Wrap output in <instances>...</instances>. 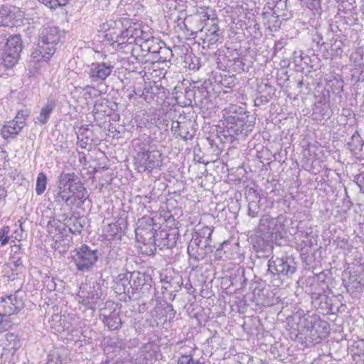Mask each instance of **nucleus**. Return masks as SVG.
Masks as SVG:
<instances>
[{
  "label": "nucleus",
  "mask_w": 364,
  "mask_h": 364,
  "mask_svg": "<svg viewBox=\"0 0 364 364\" xmlns=\"http://www.w3.org/2000/svg\"><path fill=\"white\" fill-rule=\"evenodd\" d=\"M237 107L232 105L228 109H225L224 117L227 122L228 132L230 135H247L252 131L254 122L247 121V115L242 112H237Z\"/></svg>",
  "instance_id": "4"
},
{
  "label": "nucleus",
  "mask_w": 364,
  "mask_h": 364,
  "mask_svg": "<svg viewBox=\"0 0 364 364\" xmlns=\"http://www.w3.org/2000/svg\"><path fill=\"white\" fill-rule=\"evenodd\" d=\"M164 310H165V311H166V313H168V312H171V315H173V316L174 315L173 309V307H172V306H171V305H168V306L164 309Z\"/></svg>",
  "instance_id": "53"
},
{
  "label": "nucleus",
  "mask_w": 364,
  "mask_h": 364,
  "mask_svg": "<svg viewBox=\"0 0 364 364\" xmlns=\"http://www.w3.org/2000/svg\"><path fill=\"white\" fill-rule=\"evenodd\" d=\"M114 65L110 62L93 63L90 66L87 75L91 82H103L112 73Z\"/></svg>",
  "instance_id": "12"
},
{
  "label": "nucleus",
  "mask_w": 364,
  "mask_h": 364,
  "mask_svg": "<svg viewBox=\"0 0 364 364\" xmlns=\"http://www.w3.org/2000/svg\"><path fill=\"white\" fill-rule=\"evenodd\" d=\"M24 13L15 6H2L0 7V26L13 27L19 25Z\"/></svg>",
  "instance_id": "10"
},
{
  "label": "nucleus",
  "mask_w": 364,
  "mask_h": 364,
  "mask_svg": "<svg viewBox=\"0 0 364 364\" xmlns=\"http://www.w3.org/2000/svg\"><path fill=\"white\" fill-rule=\"evenodd\" d=\"M18 294V291H16L14 294L0 296V333L8 331L13 326L9 316L17 314L24 308V302Z\"/></svg>",
  "instance_id": "2"
},
{
  "label": "nucleus",
  "mask_w": 364,
  "mask_h": 364,
  "mask_svg": "<svg viewBox=\"0 0 364 364\" xmlns=\"http://www.w3.org/2000/svg\"><path fill=\"white\" fill-rule=\"evenodd\" d=\"M136 228L135 230L136 236L139 237L144 241L149 242H154L156 245L160 248L166 247L168 248L171 245L168 242V234L166 232H160V237L162 241L159 242L156 238L159 235L155 237L156 230L154 228L153 218L149 216H144L139 218L136 223Z\"/></svg>",
  "instance_id": "5"
},
{
  "label": "nucleus",
  "mask_w": 364,
  "mask_h": 364,
  "mask_svg": "<svg viewBox=\"0 0 364 364\" xmlns=\"http://www.w3.org/2000/svg\"><path fill=\"white\" fill-rule=\"evenodd\" d=\"M284 43L282 41H278L275 42L274 50V52H278L284 48Z\"/></svg>",
  "instance_id": "49"
},
{
  "label": "nucleus",
  "mask_w": 364,
  "mask_h": 364,
  "mask_svg": "<svg viewBox=\"0 0 364 364\" xmlns=\"http://www.w3.org/2000/svg\"><path fill=\"white\" fill-rule=\"evenodd\" d=\"M147 102L164 101L166 97V89L161 85L154 82V85H145L141 95Z\"/></svg>",
  "instance_id": "14"
},
{
  "label": "nucleus",
  "mask_w": 364,
  "mask_h": 364,
  "mask_svg": "<svg viewBox=\"0 0 364 364\" xmlns=\"http://www.w3.org/2000/svg\"><path fill=\"white\" fill-rule=\"evenodd\" d=\"M189 125H188L186 127H184L183 129H181V132L178 133V135L184 140H191L194 136V133L188 130V127ZM191 127V124L190 125Z\"/></svg>",
  "instance_id": "43"
},
{
  "label": "nucleus",
  "mask_w": 364,
  "mask_h": 364,
  "mask_svg": "<svg viewBox=\"0 0 364 364\" xmlns=\"http://www.w3.org/2000/svg\"><path fill=\"white\" fill-rule=\"evenodd\" d=\"M161 154L158 151H150L142 149L134 156L135 166L139 172H151L161 166Z\"/></svg>",
  "instance_id": "9"
},
{
  "label": "nucleus",
  "mask_w": 364,
  "mask_h": 364,
  "mask_svg": "<svg viewBox=\"0 0 364 364\" xmlns=\"http://www.w3.org/2000/svg\"><path fill=\"white\" fill-rule=\"evenodd\" d=\"M154 348L155 346L149 343L146 344L141 350L146 364L157 359L158 353Z\"/></svg>",
  "instance_id": "28"
},
{
  "label": "nucleus",
  "mask_w": 364,
  "mask_h": 364,
  "mask_svg": "<svg viewBox=\"0 0 364 364\" xmlns=\"http://www.w3.org/2000/svg\"><path fill=\"white\" fill-rule=\"evenodd\" d=\"M144 26H141V24L138 22H134V31L133 32V43H134L138 46L139 38L141 36Z\"/></svg>",
  "instance_id": "34"
},
{
  "label": "nucleus",
  "mask_w": 364,
  "mask_h": 364,
  "mask_svg": "<svg viewBox=\"0 0 364 364\" xmlns=\"http://www.w3.org/2000/svg\"><path fill=\"white\" fill-rule=\"evenodd\" d=\"M112 24H114V26L116 28H124L116 36L115 41L119 45L133 43V32L134 31V22H131L129 19L125 18L111 21L110 26H112Z\"/></svg>",
  "instance_id": "11"
},
{
  "label": "nucleus",
  "mask_w": 364,
  "mask_h": 364,
  "mask_svg": "<svg viewBox=\"0 0 364 364\" xmlns=\"http://www.w3.org/2000/svg\"><path fill=\"white\" fill-rule=\"evenodd\" d=\"M69 225V231L72 233H80L82 230V225L78 218H75L73 224L70 223Z\"/></svg>",
  "instance_id": "41"
},
{
  "label": "nucleus",
  "mask_w": 364,
  "mask_h": 364,
  "mask_svg": "<svg viewBox=\"0 0 364 364\" xmlns=\"http://www.w3.org/2000/svg\"><path fill=\"white\" fill-rule=\"evenodd\" d=\"M347 289H360V282H357L356 284H352L351 282H349V284L347 285Z\"/></svg>",
  "instance_id": "51"
},
{
  "label": "nucleus",
  "mask_w": 364,
  "mask_h": 364,
  "mask_svg": "<svg viewBox=\"0 0 364 364\" xmlns=\"http://www.w3.org/2000/svg\"><path fill=\"white\" fill-rule=\"evenodd\" d=\"M272 294V292L264 289L262 297V299H269V300L272 301L273 303L274 304L275 299H274L273 296H271Z\"/></svg>",
  "instance_id": "48"
},
{
  "label": "nucleus",
  "mask_w": 364,
  "mask_h": 364,
  "mask_svg": "<svg viewBox=\"0 0 364 364\" xmlns=\"http://www.w3.org/2000/svg\"><path fill=\"white\" fill-rule=\"evenodd\" d=\"M174 272H167V274L165 275L164 278H162L161 280L165 282V284H166V286H168V281L171 279V277H173V275H172V274H173Z\"/></svg>",
  "instance_id": "50"
},
{
  "label": "nucleus",
  "mask_w": 364,
  "mask_h": 364,
  "mask_svg": "<svg viewBox=\"0 0 364 364\" xmlns=\"http://www.w3.org/2000/svg\"><path fill=\"white\" fill-rule=\"evenodd\" d=\"M134 293L139 289L149 290L152 285L151 277L145 273L133 272L129 274Z\"/></svg>",
  "instance_id": "15"
},
{
  "label": "nucleus",
  "mask_w": 364,
  "mask_h": 364,
  "mask_svg": "<svg viewBox=\"0 0 364 364\" xmlns=\"http://www.w3.org/2000/svg\"><path fill=\"white\" fill-rule=\"evenodd\" d=\"M58 186L63 188H67L70 191L75 188H80V183H82L79 177L74 172L61 173L58 177Z\"/></svg>",
  "instance_id": "18"
},
{
  "label": "nucleus",
  "mask_w": 364,
  "mask_h": 364,
  "mask_svg": "<svg viewBox=\"0 0 364 364\" xmlns=\"http://www.w3.org/2000/svg\"><path fill=\"white\" fill-rule=\"evenodd\" d=\"M9 232L10 228L9 226H4L0 229V245H6L9 240Z\"/></svg>",
  "instance_id": "35"
},
{
  "label": "nucleus",
  "mask_w": 364,
  "mask_h": 364,
  "mask_svg": "<svg viewBox=\"0 0 364 364\" xmlns=\"http://www.w3.org/2000/svg\"><path fill=\"white\" fill-rule=\"evenodd\" d=\"M23 129L18 123L14 119L9 121L7 124L4 125L1 129V134L4 138L14 136L18 134Z\"/></svg>",
  "instance_id": "24"
},
{
  "label": "nucleus",
  "mask_w": 364,
  "mask_h": 364,
  "mask_svg": "<svg viewBox=\"0 0 364 364\" xmlns=\"http://www.w3.org/2000/svg\"><path fill=\"white\" fill-rule=\"evenodd\" d=\"M100 317L110 331L118 330L122 326V322L118 312L114 311L108 316L101 314Z\"/></svg>",
  "instance_id": "19"
},
{
  "label": "nucleus",
  "mask_w": 364,
  "mask_h": 364,
  "mask_svg": "<svg viewBox=\"0 0 364 364\" xmlns=\"http://www.w3.org/2000/svg\"><path fill=\"white\" fill-rule=\"evenodd\" d=\"M6 195L7 193L6 190L0 186V199L2 198H6Z\"/></svg>",
  "instance_id": "52"
},
{
  "label": "nucleus",
  "mask_w": 364,
  "mask_h": 364,
  "mask_svg": "<svg viewBox=\"0 0 364 364\" xmlns=\"http://www.w3.org/2000/svg\"><path fill=\"white\" fill-rule=\"evenodd\" d=\"M259 201H255L252 200L249 203L248 205V215L252 217L255 218L257 215L259 210Z\"/></svg>",
  "instance_id": "37"
},
{
  "label": "nucleus",
  "mask_w": 364,
  "mask_h": 364,
  "mask_svg": "<svg viewBox=\"0 0 364 364\" xmlns=\"http://www.w3.org/2000/svg\"><path fill=\"white\" fill-rule=\"evenodd\" d=\"M263 289L255 287L253 289L252 291V300L255 301L257 304H260L263 306H270L274 304L273 301L269 300V299H262V293H263Z\"/></svg>",
  "instance_id": "27"
},
{
  "label": "nucleus",
  "mask_w": 364,
  "mask_h": 364,
  "mask_svg": "<svg viewBox=\"0 0 364 364\" xmlns=\"http://www.w3.org/2000/svg\"><path fill=\"white\" fill-rule=\"evenodd\" d=\"M182 284V277L179 274L173 273V277H171L168 281V286H165L164 288L166 289H170L174 291H178L181 289Z\"/></svg>",
  "instance_id": "30"
},
{
  "label": "nucleus",
  "mask_w": 364,
  "mask_h": 364,
  "mask_svg": "<svg viewBox=\"0 0 364 364\" xmlns=\"http://www.w3.org/2000/svg\"><path fill=\"white\" fill-rule=\"evenodd\" d=\"M60 220L53 218L48 222L47 229L49 235L55 239L53 247L55 250H58L59 252H64L67 250L68 245L63 244V249H60L61 243L62 242H64V240H61L62 236L60 235L63 234V231L66 230V227L65 226L63 228H60Z\"/></svg>",
  "instance_id": "13"
},
{
  "label": "nucleus",
  "mask_w": 364,
  "mask_h": 364,
  "mask_svg": "<svg viewBox=\"0 0 364 364\" xmlns=\"http://www.w3.org/2000/svg\"><path fill=\"white\" fill-rule=\"evenodd\" d=\"M214 228L204 226L193 234L188 246L189 256L196 260L203 258L207 252H211V236Z\"/></svg>",
  "instance_id": "3"
},
{
  "label": "nucleus",
  "mask_w": 364,
  "mask_h": 364,
  "mask_svg": "<svg viewBox=\"0 0 364 364\" xmlns=\"http://www.w3.org/2000/svg\"><path fill=\"white\" fill-rule=\"evenodd\" d=\"M154 36L149 31V28L147 26H144L143 28V33H141V36L139 38V43H144L147 41H150L152 39Z\"/></svg>",
  "instance_id": "39"
},
{
  "label": "nucleus",
  "mask_w": 364,
  "mask_h": 364,
  "mask_svg": "<svg viewBox=\"0 0 364 364\" xmlns=\"http://www.w3.org/2000/svg\"><path fill=\"white\" fill-rule=\"evenodd\" d=\"M296 264L291 257H274L268 261L267 272L280 280L290 278L296 270Z\"/></svg>",
  "instance_id": "7"
},
{
  "label": "nucleus",
  "mask_w": 364,
  "mask_h": 364,
  "mask_svg": "<svg viewBox=\"0 0 364 364\" xmlns=\"http://www.w3.org/2000/svg\"><path fill=\"white\" fill-rule=\"evenodd\" d=\"M347 242H348V241H347L346 240H342L341 241V242L343 243L344 245H346V244L347 243Z\"/></svg>",
  "instance_id": "56"
},
{
  "label": "nucleus",
  "mask_w": 364,
  "mask_h": 364,
  "mask_svg": "<svg viewBox=\"0 0 364 364\" xmlns=\"http://www.w3.org/2000/svg\"><path fill=\"white\" fill-rule=\"evenodd\" d=\"M355 182L360 191L364 193V172H361L355 176Z\"/></svg>",
  "instance_id": "46"
},
{
  "label": "nucleus",
  "mask_w": 364,
  "mask_h": 364,
  "mask_svg": "<svg viewBox=\"0 0 364 364\" xmlns=\"http://www.w3.org/2000/svg\"><path fill=\"white\" fill-rule=\"evenodd\" d=\"M279 6H281L282 7L283 6H285V3L284 1H280L279 2H278V4L277 6V9H279Z\"/></svg>",
  "instance_id": "55"
},
{
  "label": "nucleus",
  "mask_w": 364,
  "mask_h": 364,
  "mask_svg": "<svg viewBox=\"0 0 364 364\" xmlns=\"http://www.w3.org/2000/svg\"><path fill=\"white\" fill-rule=\"evenodd\" d=\"M188 125H191V122L186 121L184 122H178V121H173L171 124V129L172 132H174V134H176L177 132H180L181 129H183L184 127H186Z\"/></svg>",
  "instance_id": "38"
},
{
  "label": "nucleus",
  "mask_w": 364,
  "mask_h": 364,
  "mask_svg": "<svg viewBox=\"0 0 364 364\" xmlns=\"http://www.w3.org/2000/svg\"><path fill=\"white\" fill-rule=\"evenodd\" d=\"M221 85L226 88H231L235 86V80L232 77H225L221 80Z\"/></svg>",
  "instance_id": "45"
},
{
  "label": "nucleus",
  "mask_w": 364,
  "mask_h": 364,
  "mask_svg": "<svg viewBox=\"0 0 364 364\" xmlns=\"http://www.w3.org/2000/svg\"><path fill=\"white\" fill-rule=\"evenodd\" d=\"M46 364H62V360L58 354L49 353L47 357Z\"/></svg>",
  "instance_id": "44"
},
{
  "label": "nucleus",
  "mask_w": 364,
  "mask_h": 364,
  "mask_svg": "<svg viewBox=\"0 0 364 364\" xmlns=\"http://www.w3.org/2000/svg\"><path fill=\"white\" fill-rule=\"evenodd\" d=\"M98 257V251L91 249L86 245L75 249L72 255V259L77 271L82 273L92 271Z\"/></svg>",
  "instance_id": "6"
},
{
  "label": "nucleus",
  "mask_w": 364,
  "mask_h": 364,
  "mask_svg": "<svg viewBox=\"0 0 364 364\" xmlns=\"http://www.w3.org/2000/svg\"><path fill=\"white\" fill-rule=\"evenodd\" d=\"M72 205L80 208L88 198L89 195L86 188L80 183V188H75L71 191Z\"/></svg>",
  "instance_id": "20"
},
{
  "label": "nucleus",
  "mask_w": 364,
  "mask_h": 364,
  "mask_svg": "<svg viewBox=\"0 0 364 364\" xmlns=\"http://www.w3.org/2000/svg\"><path fill=\"white\" fill-rule=\"evenodd\" d=\"M41 3L50 9H56L65 6L69 0H38Z\"/></svg>",
  "instance_id": "33"
},
{
  "label": "nucleus",
  "mask_w": 364,
  "mask_h": 364,
  "mask_svg": "<svg viewBox=\"0 0 364 364\" xmlns=\"http://www.w3.org/2000/svg\"><path fill=\"white\" fill-rule=\"evenodd\" d=\"M77 144L82 149H86L87 145L89 144V137L86 136L85 139H80V136L77 137Z\"/></svg>",
  "instance_id": "47"
},
{
  "label": "nucleus",
  "mask_w": 364,
  "mask_h": 364,
  "mask_svg": "<svg viewBox=\"0 0 364 364\" xmlns=\"http://www.w3.org/2000/svg\"><path fill=\"white\" fill-rule=\"evenodd\" d=\"M281 224L277 218L263 215L259 220L258 229L262 233L274 234L279 232Z\"/></svg>",
  "instance_id": "16"
},
{
  "label": "nucleus",
  "mask_w": 364,
  "mask_h": 364,
  "mask_svg": "<svg viewBox=\"0 0 364 364\" xmlns=\"http://www.w3.org/2000/svg\"><path fill=\"white\" fill-rule=\"evenodd\" d=\"M29 115V112L27 110H21L18 111L16 114L14 120L18 123L21 127H23L26 124V120Z\"/></svg>",
  "instance_id": "36"
},
{
  "label": "nucleus",
  "mask_w": 364,
  "mask_h": 364,
  "mask_svg": "<svg viewBox=\"0 0 364 364\" xmlns=\"http://www.w3.org/2000/svg\"><path fill=\"white\" fill-rule=\"evenodd\" d=\"M219 27L217 23L211 25L208 32L205 34V39L208 41L209 44H215L218 42L220 37Z\"/></svg>",
  "instance_id": "29"
},
{
  "label": "nucleus",
  "mask_w": 364,
  "mask_h": 364,
  "mask_svg": "<svg viewBox=\"0 0 364 364\" xmlns=\"http://www.w3.org/2000/svg\"><path fill=\"white\" fill-rule=\"evenodd\" d=\"M100 296L98 294L90 292L87 296H78V303L82 305L85 309L95 311Z\"/></svg>",
  "instance_id": "23"
},
{
  "label": "nucleus",
  "mask_w": 364,
  "mask_h": 364,
  "mask_svg": "<svg viewBox=\"0 0 364 364\" xmlns=\"http://www.w3.org/2000/svg\"><path fill=\"white\" fill-rule=\"evenodd\" d=\"M114 289L118 294H125L129 296L134 295V290L131 284L130 274H119L115 281Z\"/></svg>",
  "instance_id": "17"
},
{
  "label": "nucleus",
  "mask_w": 364,
  "mask_h": 364,
  "mask_svg": "<svg viewBox=\"0 0 364 364\" xmlns=\"http://www.w3.org/2000/svg\"><path fill=\"white\" fill-rule=\"evenodd\" d=\"M186 289L190 292V291L193 289L191 284H186Z\"/></svg>",
  "instance_id": "54"
},
{
  "label": "nucleus",
  "mask_w": 364,
  "mask_h": 364,
  "mask_svg": "<svg viewBox=\"0 0 364 364\" xmlns=\"http://www.w3.org/2000/svg\"><path fill=\"white\" fill-rule=\"evenodd\" d=\"M6 341L4 344L5 348L8 349H18L20 346L19 340L18 339L17 335L9 333L6 335Z\"/></svg>",
  "instance_id": "31"
},
{
  "label": "nucleus",
  "mask_w": 364,
  "mask_h": 364,
  "mask_svg": "<svg viewBox=\"0 0 364 364\" xmlns=\"http://www.w3.org/2000/svg\"><path fill=\"white\" fill-rule=\"evenodd\" d=\"M58 191L55 196V201L57 203H65L67 205H72L71 191H68L67 188H61L60 186H58Z\"/></svg>",
  "instance_id": "25"
},
{
  "label": "nucleus",
  "mask_w": 364,
  "mask_h": 364,
  "mask_svg": "<svg viewBox=\"0 0 364 364\" xmlns=\"http://www.w3.org/2000/svg\"><path fill=\"white\" fill-rule=\"evenodd\" d=\"M163 43L164 42L160 41L159 38L154 37L152 39L147 41L144 43H139V46L142 52L156 55Z\"/></svg>",
  "instance_id": "22"
},
{
  "label": "nucleus",
  "mask_w": 364,
  "mask_h": 364,
  "mask_svg": "<svg viewBox=\"0 0 364 364\" xmlns=\"http://www.w3.org/2000/svg\"><path fill=\"white\" fill-rule=\"evenodd\" d=\"M60 31L56 26H44L40 29L37 48L31 55L33 63H47L56 50L60 40Z\"/></svg>",
  "instance_id": "1"
},
{
  "label": "nucleus",
  "mask_w": 364,
  "mask_h": 364,
  "mask_svg": "<svg viewBox=\"0 0 364 364\" xmlns=\"http://www.w3.org/2000/svg\"><path fill=\"white\" fill-rule=\"evenodd\" d=\"M47 178L46 176L43 173H40L38 175L36 185V192L37 195H41L46 188Z\"/></svg>",
  "instance_id": "32"
},
{
  "label": "nucleus",
  "mask_w": 364,
  "mask_h": 364,
  "mask_svg": "<svg viewBox=\"0 0 364 364\" xmlns=\"http://www.w3.org/2000/svg\"><path fill=\"white\" fill-rule=\"evenodd\" d=\"M353 278H354V277H350V281H351Z\"/></svg>",
  "instance_id": "57"
},
{
  "label": "nucleus",
  "mask_w": 364,
  "mask_h": 364,
  "mask_svg": "<svg viewBox=\"0 0 364 364\" xmlns=\"http://www.w3.org/2000/svg\"><path fill=\"white\" fill-rule=\"evenodd\" d=\"M178 364H203L198 360H194L190 355H182L178 360Z\"/></svg>",
  "instance_id": "40"
},
{
  "label": "nucleus",
  "mask_w": 364,
  "mask_h": 364,
  "mask_svg": "<svg viewBox=\"0 0 364 364\" xmlns=\"http://www.w3.org/2000/svg\"><path fill=\"white\" fill-rule=\"evenodd\" d=\"M316 109L319 111V114L323 119L329 118L331 114L328 105L323 104L320 107H317Z\"/></svg>",
  "instance_id": "42"
},
{
  "label": "nucleus",
  "mask_w": 364,
  "mask_h": 364,
  "mask_svg": "<svg viewBox=\"0 0 364 364\" xmlns=\"http://www.w3.org/2000/svg\"><path fill=\"white\" fill-rule=\"evenodd\" d=\"M173 57L172 50L164 43L154 57L158 62L170 61Z\"/></svg>",
  "instance_id": "26"
},
{
  "label": "nucleus",
  "mask_w": 364,
  "mask_h": 364,
  "mask_svg": "<svg viewBox=\"0 0 364 364\" xmlns=\"http://www.w3.org/2000/svg\"><path fill=\"white\" fill-rule=\"evenodd\" d=\"M22 50V41L19 35L8 38L1 53L2 63L6 68L13 67L20 57Z\"/></svg>",
  "instance_id": "8"
},
{
  "label": "nucleus",
  "mask_w": 364,
  "mask_h": 364,
  "mask_svg": "<svg viewBox=\"0 0 364 364\" xmlns=\"http://www.w3.org/2000/svg\"><path fill=\"white\" fill-rule=\"evenodd\" d=\"M55 107V104L53 101H49L41 109L40 114L35 120L36 124L44 125L47 123L50 114Z\"/></svg>",
  "instance_id": "21"
}]
</instances>
